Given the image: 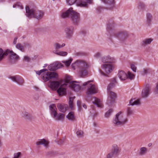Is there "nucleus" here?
<instances>
[{
  "instance_id": "obj_8",
  "label": "nucleus",
  "mask_w": 158,
  "mask_h": 158,
  "mask_svg": "<svg viewBox=\"0 0 158 158\" xmlns=\"http://www.w3.org/2000/svg\"><path fill=\"white\" fill-rule=\"evenodd\" d=\"M93 81H89L85 82L83 84L84 86H86L87 89L86 94L87 95H92L97 93L98 89L97 87L94 84L90 83Z\"/></svg>"
},
{
  "instance_id": "obj_58",
  "label": "nucleus",
  "mask_w": 158,
  "mask_h": 158,
  "mask_svg": "<svg viewBox=\"0 0 158 158\" xmlns=\"http://www.w3.org/2000/svg\"><path fill=\"white\" fill-rule=\"evenodd\" d=\"M77 104L78 107H80L81 105V101L79 100L77 101Z\"/></svg>"
},
{
  "instance_id": "obj_53",
  "label": "nucleus",
  "mask_w": 158,
  "mask_h": 158,
  "mask_svg": "<svg viewBox=\"0 0 158 158\" xmlns=\"http://www.w3.org/2000/svg\"><path fill=\"white\" fill-rule=\"evenodd\" d=\"M135 99H131L130 101L129 104L128 105L134 106V105H133V104H134V101H135Z\"/></svg>"
},
{
  "instance_id": "obj_38",
  "label": "nucleus",
  "mask_w": 158,
  "mask_h": 158,
  "mask_svg": "<svg viewBox=\"0 0 158 158\" xmlns=\"http://www.w3.org/2000/svg\"><path fill=\"white\" fill-rule=\"evenodd\" d=\"M72 60V59L70 58L69 60L66 61H62V62L64 63L66 66L68 67L70 65Z\"/></svg>"
},
{
  "instance_id": "obj_1",
  "label": "nucleus",
  "mask_w": 158,
  "mask_h": 158,
  "mask_svg": "<svg viewBox=\"0 0 158 158\" xmlns=\"http://www.w3.org/2000/svg\"><path fill=\"white\" fill-rule=\"evenodd\" d=\"M72 68L75 70L78 68V75L81 77H83L88 74V69L89 67L88 63L81 60H77L72 65Z\"/></svg>"
},
{
  "instance_id": "obj_60",
  "label": "nucleus",
  "mask_w": 158,
  "mask_h": 158,
  "mask_svg": "<svg viewBox=\"0 0 158 158\" xmlns=\"http://www.w3.org/2000/svg\"><path fill=\"white\" fill-rule=\"evenodd\" d=\"M99 72L101 73V74L103 76H106V74H105L103 72L102 70H99Z\"/></svg>"
},
{
  "instance_id": "obj_31",
  "label": "nucleus",
  "mask_w": 158,
  "mask_h": 158,
  "mask_svg": "<svg viewBox=\"0 0 158 158\" xmlns=\"http://www.w3.org/2000/svg\"><path fill=\"white\" fill-rule=\"evenodd\" d=\"M21 116L25 119H29L31 118V116L28 112L23 111L22 113Z\"/></svg>"
},
{
  "instance_id": "obj_15",
  "label": "nucleus",
  "mask_w": 158,
  "mask_h": 158,
  "mask_svg": "<svg viewBox=\"0 0 158 158\" xmlns=\"http://www.w3.org/2000/svg\"><path fill=\"white\" fill-rule=\"evenodd\" d=\"M73 26L68 27L65 29V31L66 33V37L67 39L71 38L73 35Z\"/></svg>"
},
{
  "instance_id": "obj_2",
  "label": "nucleus",
  "mask_w": 158,
  "mask_h": 158,
  "mask_svg": "<svg viewBox=\"0 0 158 158\" xmlns=\"http://www.w3.org/2000/svg\"><path fill=\"white\" fill-rule=\"evenodd\" d=\"M60 16L62 18H70L74 25H78L80 22V14L73 10L72 8H70L65 12L62 11Z\"/></svg>"
},
{
  "instance_id": "obj_51",
  "label": "nucleus",
  "mask_w": 158,
  "mask_h": 158,
  "mask_svg": "<svg viewBox=\"0 0 158 158\" xmlns=\"http://www.w3.org/2000/svg\"><path fill=\"white\" fill-rule=\"evenodd\" d=\"M140 104V100L139 99H137L136 100H135L134 101V104H133V105H139Z\"/></svg>"
},
{
  "instance_id": "obj_11",
  "label": "nucleus",
  "mask_w": 158,
  "mask_h": 158,
  "mask_svg": "<svg viewBox=\"0 0 158 158\" xmlns=\"http://www.w3.org/2000/svg\"><path fill=\"white\" fill-rule=\"evenodd\" d=\"M108 97L107 100V103L109 105L110 104L113 102L116 97V94L111 90L108 91Z\"/></svg>"
},
{
  "instance_id": "obj_14",
  "label": "nucleus",
  "mask_w": 158,
  "mask_h": 158,
  "mask_svg": "<svg viewBox=\"0 0 158 158\" xmlns=\"http://www.w3.org/2000/svg\"><path fill=\"white\" fill-rule=\"evenodd\" d=\"M151 88L148 85H146L145 87L142 90L141 96L142 98H147L150 94Z\"/></svg>"
},
{
  "instance_id": "obj_18",
  "label": "nucleus",
  "mask_w": 158,
  "mask_h": 158,
  "mask_svg": "<svg viewBox=\"0 0 158 158\" xmlns=\"http://www.w3.org/2000/svg\"><path fill=\"white\" fill-rule=\"evenodd\" d=\"M54 119L58 121H63L64 119L65 115L64 114L57 113L52 117Z\"/></svg>"
},
{
  "instance_id": "obj_10",
  "label": "nucleus",
  "mask_w": 158,
  "mask_h": 158,
  "mask_svg": "<svg viewBox=\"0 0 158 158\" xmlns=\"http://www.w3.org/2000/svg\"><path fill=\"white\" fill-rule=\"evenodd\" d=\"M9 78L12 81L16 82L19 85H23L24 83L23 78L19 75L10 76L9 77Z\"/></svg>"
},
{
  "instance_id": "obj_32",
  "label": "nucleus",
  "mask_w": 158,
  "mask_h": 158,
  "mask_svg": "<svg viewBox=\"0 0 158 158\" xmlns=\"http://www.w3.org/2000/svg\"><path fill=\"white\" fill-rule=\"evenodd\" d=\"M56 64L55 63L50 64L48 67L49 70L51 71H54L56 69Z\"/></svg>"
},
{
  "instance_id": "obj_33",
  "label": "nucleus",
  "mask_w": 158,
  "mask_h": 158,
  "mask_svg": "<svg viewBox=\"0 0 158 158\" xmlns=\"http://www.w3.org/2000/svg\"><path fill=\"white\" fill-rule=\"evenodd\" d=\"M7 53L6 52V50L5 52H4L3 50L0 48V61L3 59L4 56L7 55Z\"/></svg>"
},
{
  "instance_id": "obj_27",
  "label": "nucleus",
  "mask_w": 158,
  "mask_h": 158,
  "mask_svg": "<svg viewBox=\"0 0 158 158\" xmlns=\"http://www.w3.org/2000/svg\"><path fill=\"white\" fill-rule=\"evenodd\" d=\"M66 117L70 121H74L76 120V118L74 112L72 111L70 112Z\"/></svg>"
},
{
  "instance_id": "obj_7",
  "label": "nucleus",
  "mask_w": 158,
  "mask_h": 158,
  "mask_svg": "<svg viewBox=\"0 0 158 158\" xmlns=\"http://www.w3.org/2000/svg\"><path fill=\"white\" fill-rule=\"evenodd\" d=\"M67 3L69 5H72L76 3L78 6L86 7L88 3H91L92 0H66Z\"/></svg>"
},
{
  "instance_id": "obj_34",
  "label": "nucleus",
  "mask_w": 158,
  "mask_h": 158,
  "mask_svg": "<svg viewBox=\"0 0 158 158\" xmlns=\"http://www.w3.org/2000/svg\"><path fill=\"white\" fill-rule=\"evenodd\" d=\"M25 47V45H23L20 43H18L16 45V48L18 49L22 52L24 51V49Z\"/></svg>"
},
{
  "instance_id": "obj_52",
  "label": "nucleus",
  "mask_w": 158,
  "mask_h": 158,
  "mask_svg": "<svg viewBox=\"0 0 158 158\" xmlns=\"http://www.w3.org/2000/svg\"><path fill=\"white\" fill-rule=\"evenodd\" d=\"M24 60L26 61H27V62H29L30 60V58L27 56H24Z\"/></svg>"
},
{
  "instance_id": "obj_21",
  "label": "nucleus",
  "mask_w": 158,
  "mask_h": 158,
  "mask_svg": "<svg viewBox=\"0 0 158 158\" xmlns=\"http://www.w3.org/2000/svg\"><path fill=\"white\" fill-rule=\"evenodd\" d=\"M148 148L144 147H141L138 151L139 156H143L146 155L148 152Z\"/></svg>"
},
{
  "instance_id": "obj_16",
  "label": "nucleus",
  "mask_w": 158,
  "mask_h": 158,
  "mask_svg": "<svg viewBox=\"0 0 158 158\" xmlns=\"http://www.w3.org/2000/svg\"><path fill=\"white\" fill-rule=\"evenodd\" d=\"M49 143L48 141L45 139H39L36 142V144L37 145H43L46 148H48Z\"/></svg>"
},
{
  "instance_id": "obj_42",
  "label": "nucleus",
  "mask_w": 158,
  "mask_h": 158,
  "mask_svg": "<svg viewBox=\"0 0 158 158\" xmlns=\"http://www.w3.org/2000/svg\"><path fill=\"white\" fill-rule=\"evenodd\" d=\"M16 7H18L22 9L23 8V6L22 5L21 3L20 2H18L16 3V4L13 5V7L15 8Z\"/></svg>"
},
{
  "instance_id": "obj_19",
  "label": "nucleus",
  "mask_w": 158,
  "mask_h": 158,
  "mask_svg": "<svg viewBox=\"0 0 158 158\" xmlns=\"http://www.w3.org/2000/svg\"><path fill=\"white\" fill-rule=\"evenodd\" d=\"M49 109L50 114L52 117L57 114V108L55 104H52L49 106Z\"/></svg>"
},
{
  "instance_id": "obj_47",
  "label": "nucleus",
  "mask_w": 158,
  "mask_h": 158,
  "mask_svg": "<svg viewBox=\"0 0 158 158\" xmlns=\"http://www.w3.org/2000/svg\"><path fill=\"white\" fill-rule=\"evenodd\" d=\"M21 156V153L20 152H18L15 153L14 155L13 158H19Z\"/></svg>"
},
{
  "instance_id": "obj_26",
  "label": "nucleus",
  "mask_w": 158,
  "mask_h": 158,
  "mask_svg": "<svg viewBox=\"0 0 158 158\" xmlns=\"http://www.w3.org/2000/svg\"><path fill=\"white\" fill-rule=\"evenodd\" d=\"M60 83L58 81H51L50 83V87L52 89H56L59 87Z\"/></svg>"
},
{
  "instance_id": "obj_28",
  "label": "nucleus",
  "mask_w": 158,
  "mask_h": 158,
  "mask_svg": "<svg viewBox=\"0 0 158 158\" xmlns=\"http://www.w3.org/2000/svg\"><path fill=\"white\" fill-rule=\"evenodd\" d=\"M153 40L152 38L145 39L143 40L141 43V45L143 46H146L149 44Z\"/></svg>"
},
{
  "instance_id": "obj_5",
  "label": "nucleus",
  "mask_w": 158,
  "mask_h": 158,
  "mask_svg": "<svg viewBox=\"0 0 158 158\" xmlns=\"http://www.w3.org/2000/svg\"><path fill=\"white\" fill-rule=\"evenodd\" d=\"M48 71L47 69H43L40 71H35L36 74L39 75L42 74L41 77L43 81L46 82L50 79L53 78H56L57 76V73L55 72H45Z\"/></svg>"
},
{
  "instance_id": "obj_24",
  "label": "nucleus",
  "mask_w": 158,
  "mask_h": 158,
  "mask_svg": "<svg viewBox=\"0 0 158 158\" xmlns=\"http://www.w3.org/2000/svg\"><path fill=\"white\" fill-rule=\"evenodd\" d=\"M52 52L54 53L59 56H65L68 54L67 52L59 50H54Z\"/></svg>"
},
{
  "instance_id": "obj_45",
  "label": "nucleus",
  "mask_w": 158,
  "mask_h": 158,
  "mask_svg": "<svg viewBox=\"0 0 158 158\" xmlns=\"http://www.w3.org/2000/svg\"><path fill=\"white\" fill-rule=\"evenodd\" d=\"M145 6V4L142 2H139L138 5V7L139 9L142 10L144 9Z\"/></svg>"
},
{
  "instance_id": "obj_56",
  "label": "nucleus",
  "mask_w": 158,
  "mask_h": 158,
  "mask_svg": "<svg viewBox=\"0 0 158 158\" xmlns=\"http://www.w3.org/2000/svg\"><path fill=\"white\" fill-rule=\"evenodd\" d=\"M101 55L100 53L98 52L94 56L96 58H98Z\"/></svg>"
},
{
  "instance_id": "obj_35",
  "label": "nucleus",
  "mask_w": 158,
  "mask_h": 158,
  "mask_svg": "<svg viewBox=\"0 0 158 158\" xmlns=\"http://www.w3.org/2000/svg\"><path fill=\"white\" fill-rule=\"evenodd\" d=\"M135 75L130 72H128L127 74V79L132 80L134 79Z\"/></svg>"
},
{
  "instance_id": "obj_12",
  "label": "nucleus",
  "mask_w": 158,
  "mask_h": 158,
  "mask_svg": "<svg viewBox=\"0 0 158 158\" xmlns=\"http://www.w3.org/2000/svg\"><path fill=\"white\" fill-rule=\"evenodd\" d=\"M101 67L106 73L107 74L111 73L113 69V65L110 63L103 64L102 65Z\"/></svg>"
},
{
  "instance_id": "obj_49",
  "label": "nucleus",
  "mask_w": 158,
  "mask_h": 158,
  "mask_svg": "<svg viewBox=\"0 0 158 158\" xmlns=\"http://www.w3.org/2000/svg\"><path fill=\"white\" fill-rule=\"evenodd\" d=\"M55 64H56V69H57L63 67V65L62 64L60 63H58L57 62H55Z\"/></svg>"
},
{
  "instance_id": "obj_61",
  "label": "nucleus",
  "mask_w": 158,
  "mask_h": 158,
  "mask_svg": "<svg viewBox=\"0 0 158 158\" xmlns=\"http://www.w3.org/2000/svg\"><path fill=\"white\" fill-rule=\"evenodd\" d=\"M102 9V7L101 6H99V7H98L97 8V10L98 11H101V9Z\"/></svg>"
},
{
  "instance_id": "obj_37",
  "label": "nucleus",
  "mask_w": 158,
  "mask_h": 158,
  "mask_svg": "<svg viewBox=\"0 0 158 158\" xmlns=\"http://www.w3.org/2000/svg\"><path fill=\"white\" fill-rule=\"evenodd\" d=\"M76 134L78 138H82L84 136L83 132L81 130H78L76 131Z\"/></svg>"
},
{
  "instance_id": "obj_57",
  "label": "nucleus",
  "mask_w": 158,
  "mask_h": 158,
  "mask_svg": "<svg viewBox=\"0 0 158 158\" xmlns=\"http://www.w3.org/2000/svg\"><path fill=\"white\" fill-rule=\"evenodd\" d=\"M63 142L64 141L62 139H60L58 141V143L59 145H61L63 143Z\"/></svg>"
},
{
  "instance_id": "obj_46",
  "label": "nucleus",
  "mask_w": 158,
  "mask_h": 158,
  "mask_svg": "<svg viewBox=\"0 0 158 158\" xmlns=\"http://www.w3.org/2000/svg\"><path fill=\"white\" fill-rule=\"evenodd\" d=\"M73 98H70L69 99V107L70 108L72 109H73Z\"/></svg>"
},
{
  "instance_id": "obj_44",
  "label": "nucleus",
  "mask_w": 158,
  "mask_h": 158,
  "mask_svg": "<svg viewBox=\"0 0 158 158\" xmlns=\"http://www.w3.org/2000/svg\"><path fill=\"white\" fill-rule=\"evenodd\" d=\"M114 26V24L113 22L109 23L107 25V28L109 30H110Z\"/></svg>"
},
{
  "instance_id": "obj_50",
  "label": "nucleus",
  "mask_w": 158,
  "mask_h": 158,
  "mask_svg": "<svg viewBox=\"0 0 158 158\" xmlns=\"http://www.w3.org/2000/svg\"><path fill=\"white\" fill-rule=\"evenodd\" d=\"M131 68L133 72H136V67L134 64H131Z\"/></svg>"
},
{
  "instance_id": "obj_48",
  "label": "nucleus",
  "mask_w": 158,
  "mask_h": 158,
  "mask_svg": "<svg viewBox=\"0 0 158 158\" xmlns=\"http://www.w3.org/2000/svg\"><path fill=\"white\" fill-rule=\"evenodd\" d=\"M148 72V70L147 69H144L141 72L142 75H144L147 74Z\"/></svg>"
},
{
  "instance_id": "obj_41",
  "label": "nucleus",
  "mask_w": 158,
  "mask_h": 158,
  "mask_svg": "<svg viewBox=\"0 0 158 158\" xmlns=\"http://www.w3.org/2000/svg\"><path fill=\"white\" fill-rule=\"evenodd\" d=\"M114 157H115V155L111 151H110L106 155L105 158H112Z\"/></svg>"
},
{
  "instance_id": "obj_22",
  "label": "nucleus",
  "mask_w": 158,
  "mask_h": 158,
  "mask_svg": "<svg viewBox=\"0 0 158 158\" xmlns=\"http://www.w3.org/2000/svg\"><path fill=\"white\" fill-rule=\"evenodd\" d=\"M118 75L121 81L125 80L127 79V74L123 71H119Z\"/></svg>"
},
{
  "instance_id": "obj_4",
  "label": "nucleus",
  "mask_w": 158,
  "mask_h": 158,
  "mask_svg": "<svg viewBox=\"0 0 158 158\" xmlns=\"http://www.w3.org/2000/svg\"><path fill=\"white\" fill-rule=\"evenodd\" d=\"M69 86L76 92L79 91L81 88L80 86L78 84H75L74 81L69 84L65 83L61 85L58 89L57 92L58 94L60 95H65L66 94V89Z\"/></svg>"
},
{
  "instance_id": "obj_30",
  "label": "nucleus",
  "mask_w": 158,
  "mask_h": 158,
  "mask_svg": "<svg viewBox=\"0 0 158 158\" xmlns=\"http://www.w3.org/2000/svg\"><path fill=\"white\" fill-rule=\"evenodd\" d=\"M65 45L64 43H63L62 44H60L58 43H56L54 44L53 46L55 50H58V49L63 48Z\"/></svg>"
},
{
  "instance_id": "obj_23",
  "label": "nucleus",
  "mask_w": 158,
  "mask_h": 158,
  "mask_svg": "<svg viewBox=\"0 0 158 158\" xmlns=\"http://www.w3.org/2000/svg\"><path fill=\"white\" fill-rule=\"evenodd\" d=\"M57 107L59 110L63 113L65 112L68 108V106L67 105L58 104Z\"/></svg>"
},
{
  "instance_id": "obj_6",
  "label": "nucleus",
  "mask_w": 158,
  "mask_h": 158,
  "mask_svg": "<svg viewBox=\"0 0 158 158\" xmlns=\"http://www.w3.org/2000/svg\"><path fill=\"white\" fill-rule=\"evenodd\" d=\"M26 15L29 18H35L39 19H41L44 15L43 12L34 8L30 9L28 6H26Z\"/></svg>"
},
{
  "instance_id": "obj_25",
  "label": "nucleus",
  "mask_w": 158,
  "mask_h": 158,
  "mask_svg": "<svg viewBox=\"0 0 158 158\" xmlns=\"http://www.w3.org/2000/svg\"><path fill=\"white\" fill-rule=\"evenodd\" d=\"M102 62L104 63H111L113 62L112 59L110 56H103L102 58Z\"/></svg>"
},
{
  "instance_id": "obj_40",
  "label": "nucleus",
  "mask_w": 158,
  "mask_h": 158,
  "mask_svg": "<svg viewBox=\"0 0 158 158\" xmlns=\"http://www.w3.org/2000/svg\"><path fill=\"white\" fill-rule=\"evenodd\" d=\"M113 110L112 109L109 110L105 114V117L106 118H108L111 115V113L113 112Z\"/></svg>"
},
{
  "instance_id": "obj_64",
  "label": "nucleus",
  "mask_w": 158,
  "mask_h": 158,
  "mask_svg": "<svg viewBox=\"0 0 158 158\" xmlns=\"http://www.w3.org/2000/svg\"><path fill=\"white\" fill-rule=\"evenodd\" d=\"M152 145V144L151 143H150L148 144V146L150 147Z\"/></svg>"
},
{
  "instance_id": "obj_29",
  "label": "nucleus",
  "mask_w": 158,
  "mask_h": 158,
  "mask_svg": "<svg viewBox=\"0 0 158 158\" xmlns=\"http://www.w3.org/2000/svg\"><path fill=\"white\" fill-rule=\"evenodd\" d=\"M93 103L96 105L99 108H102L103 107L102 102L100 99L96 98L94 102H93Z\"/></svg>"
},
{
  "instance_id": "obj_9",
  "label": "nucleus",
  "mask_w": 158,
  "mask_h": 158,
  "mask_svg": "<svg viewBox=\"0 0 158 158\" xmlns=\"http://www.w3.org/2000/svg\"><path fill=\"white\" fill-rule=\"evenodd\" d=\"M114 36L118 38L121 42H123L128 38L129 34L126 31H121L115 33Z\"/></svg>"
},
{
  "instance_id": "obj_17",
  "label": "nucleus",
  "mask_w": 158,
  "mask_h": 158,
  "mask_svg": "<svg viewBox=\"0 0 158 158\" xmlns=\"http://www.w3.org/2000/svg\"><path fill=\"white\" fill-rule=\"evenodd\" d=\"M6 52H7V55L10 56V60H16L19 59V56L16 54L15 53L12 51H10L9 49L6 50Z\"/></svg>"
},
{
  "instance_id": "obj_63",
  "label": "nucleus",
  "mask_w": 158,
  "mask_h": 158,
  "mask_svg": "<svg viewBox=\"0 0 158 158\" xmlns=\"http://www.w3.org/2000/svg\"><path fill=\"white\" fill-rule=\"evenodd\" d=\"M83 106L85 109H86V108H87V106H86V105L85 104H83Z\"/></svg>"
},
{
  "instance_id": "obj_13",
  "label": "nucleus",
  "mask_w": 158,
  "mask_h": 158,
  "mask_svg": "<svg viewBox=\"0 0 158 158\" xmlns=\"http://www.w3.org/2000/svg\"><path fill=\"white\" fill-rule=\"evenodd\" d=\"M120 148L117 144H114L112 146L111 152L115 155V157H117L121 152Z\"/></svg>"
},
{
  "instance_id": "obj_43",
  "label": "nucleus",
  "mask_w": 158,
  "mask_h": 158,
  "mask_svg": "<svg viewBox=\"0 0 158 158\" xmlns=\"http://www.w3.org/2000/svg\"><path fill=\"white\" fill-rule=\"evenodd\" d=\"M127 115H130L133 113V110L129 107H128L127 110Z\"/></svg>"
},
{
  "instance_id": "obj_55",
  "label": "nucleus",
  "mask_w": 158,
  "mask_h": 158,
  "mask_svg": "<svg viewBox=\"0 0 158 158\" xmlns=\"http://www.w3.org/2000/svg\"><path fill=\"white\" fill-rule=\"evenodd\" d=\"M154 92L155 94H158V83L156 85V88L154 90Z\"/></svg>"
},
{
  "instance_id": "obj_36",
  "label": "nucleus",
  "mask_w": 158,
  "mask_h": 158,
  "mask_svg": "<svg viewBox=\"0 0 158 158\" xmlns=\"http://www.w3.org/2000/svg\"><path fill=\"white\" fill-rule=\"evenodd\" d=\"M152 17L150 13H148L147 15V22L148 25L151 24L152 20Z\"/></svg>"
},
{
  "instance_id": "obj_39",
  "label": "nucleus",
  "mask_w": 158,
  "mask_h": 158,
  "mask_svg": "<svg viewBox=\"0 0 158 158\" xmlns=\"http://www.w3.org/2000/svg\"><path fill=\"white\" fill-rule=\"evenodd\" d=\"M116 81H115L113 82L110 83L109 85H108L107 87V90L110 91L111 90V89L113 88L115 85V83Z\"/></svg>"
},
{
  "instance_id": "obj_62",
  "label": "nucleus",
  "mask_w": 158,
  "mask_h": 158,
  "mask_svg": "<svg viewBox=\"0 0 158 158\" xmlns=\"http://www.w3.org/2000/svg\"><path fill=\"white\" fill-rule=\"evenodd\" d=\"M3 145V143L2 140L0 139V148Z\"/></svg>"
},
{
  "instance_id": "obj_3",
  "label": "nucleus",
  "mask_w": 158,
  "mask_h": 158,
  "mask_svg": "<svg viewBox=\"0 0 158 158\" xmlns=\"http://www.w3.org/2000/svg\"><path fill=\"white\" fill-rule=\"evenodd\" d=\"M128 121L127 118L122 111L117 113L114 117L112 124L115 127H120L124 125Z\"/></svg>"
},
{
  "instance_id": "obj_54",
  "label": "nucleus",
  "mask_w": 158,
  "mask_h": 158,
  "mask_svg": "<svg viewBox=\"0 0 158 158\" xmlns=\"http://www.w3.org/2000/svg\"><path fill=\"white\" fill-rule=\"evenodd\" d=\"M135 99H131L130 101L129 104L128 105L134 106V105H133V104H134V101H135Z\"/></svg>"
},
{
  "instance_id": "obj_59",
  "label": "nucleus",
  "mask_w": 158,
  "mask_h": 158,
  "mask_svg": "<svg viewBox=\"0 0 158 158\" xmlns=\"http://www.w3.org/2000/svg\"><path fill=\"white\" fill-rule=\"evenodd\" d=\"M17 39H18V38L17 37H15L14 39V41H13V44H16V42H17Z\"/></svg>"
},
{
  "instance_id": "obj_20",
  "label": "nucleus",
  "mask_w": 158,
  "mask_h": 158,
  "mask_svg": "<svg viewBox=\"0 0 158 158\" xmlns=\"http://www.w3.org/2000/svg\"><path fill=\"white\" fill-rule=\"evenodd\" d=\"M107 5V8L110 9L114 6V0H101Z\"/></svg>"
}]
</instances>
